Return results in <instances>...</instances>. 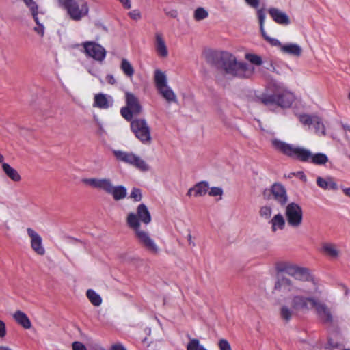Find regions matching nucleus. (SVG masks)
<instances>
[{
	"instance_id": "nucleus-36",
	"label": "nucleus",
	"mask_w": 350,
	"mask_h": 350,
	"mask_svg": "<svg viewBox=\"0 0 350 350\" xmlns=\"http://www.w3.org/2000/svg\"><path fill=\"white\" fill-rule=\"evenodd\" d=\"M130 198L133 199L135 202H139L142 198V191L140 189L133 187L131 190Z\"/></svg>"
},
{
	"instance_id": "nucleus-16",
	"label": "nucleus",
	"mask_w": 350,
	"mask_h": 350,
	"mask_svg": "<svg viewBox=\"0 0 350 350\" xmlns=\"http://www.w3.org/2000/svg\"><path fill=\"white\" fill-rule=\"evenodd\" d=\"M271 191L274 200L281 206H284L288 202V195L285 187L280 183H274L271 186Z\"/></svg>"
},
{
	"instance_id": "nucleus-57",
	"label": "nucleus",
	"mask_w": 350,
	"mask_h": 350,
	"mask_svg": "<svg viewBox=\"0 0 350 350\" xmlns=\"http://www.w3.org/2000/svg\"><path fill=\"white\" fill-rule=\"evenodd\" d=\"M341 189H342L344 193L350 197V187H341Z\"/></svg>"
},
{
	"instance_id": "nucleus-56",
	"label": "nucleus",
	"mask_w": 350,
	"mask_h": 350,
	"mask_svg": "<svg viewBox=\"0 0 350 350\" xmlns=\"http://www.w3.org/2000/svg\"><path fill=\"white\" fill-rule=\"evenodd\" d=\"M338 347V345L336 342H334L332 340H329L326 348L327 349H332V348H337Z\"/></svg>"
},
{
	"instance_id": "nucleus-59",
	"label": "nucleus",
	"mask_w": 350,
	"mask_h": 350,
	"mask_svg": "<svg viewBox=\"0 0 350 350\" xmlns=\"http://www.w3.org/2000/svg\"><path fill=\"white\" fill-rule=\"evenodd\" d=\"M193 193H194V189H193V187H191V188H190V189L188 190L187 195L188 196H191L193 194Z\"/></svg>"
},
{
	"instance_id": "nucleus-52",
	"label": "nucleus",
	"mask_w": 350,
	"mask_h": 350,
	"mask_svg": "<svg viewBox=\"0 0 350 350\" xmlns=\"http://www.w3.org/2000/svg\"><path fill=\"white\" fill-rule=\"evenodd\" d=\"M262 195H263V197L265 199L270 200L271 196H272L271 191V188L270 189H267V188L265 189L263 191Z\"/></svg>"
},
{
	"instance_id": "nucleus-1",
	"label": "nucleus",
	"mask_w": 350,
	"mask_h": 350,
	"mask_svg": "<svg viewBox=\"0 0 350 350\" xmlns=\"http://www.w3.org/2000/svg\"><path fill=\"white\" fill-rule=\"evenodd\" d=\"M278 288L276 291L293 293L290 303L282 304L280 308V316L283 321L288 322L298 312H308L314 308L317 317L323 324L334 325L337 323V319L330 308L314 297L320 293L314 279L308 285H298L286 279Z\"/></svg>"
},
{
	"instance_id": "nucleus-21",
	"label": "nucleus",
	"mask_w": 350,
	"mask_h": 350,
	"mask_svg": "<svg viewBox=\"0 0 350 350\" xmlns=\"http://www.w3.org/2000/svg\"><path fill=\"white\" fill-rule=\"evenodd\" d=\"M142 247L152 254H158L166 249L163 242H142Z\"/></svg>"
},
{
	"instance_id": "nucleus-18",
	"label": "nucleus",
	"mask_w": 350,
	"mask_h": 350,
	"mask_svg": "<svg viewBox=\"0 0 350 350\" xmlns=\"http://www.w3.org/2000/svg\"><path fill=\"white\" fill-rule=\"evenodd\" d=\"M113 103V98L107 94L100 93L94 96V107L100 109H108L112 107Z\"/></svg>"
},
{
	"instance_id": "nucleus-24",
	"label": "nucleus",
	"mask_w": 350,
	"mask_h": 350,
	"mask_svg": "<svg viewBox=\"0 0 350 350\" xmlns=\"http://www.w3.org/2000/svg\"><path fill=\"white\" fill-rule=\"evenodd\" d=\"M272 231L275 232L278 230L284 229L285 226V219L280 213L275 215L270 221Z\"/></svg>"
},
{
	"instance_id": "nucleus-15",
	"label": "nucleus",
	"mask_w": 350,
	"mask_h": 350,
	"mask_svg": "<svg viewBox=\"0 0 350 350\" xmlns=\"http://www.w3.org/2000/svg\"><path fill=\"white\" fill-rule=\"evenodd\" d=\"M85 53L88 57H90L98 61L102 62L106 57V50L104 47L94 42H85L83 43Z\"/></svg>"
},
{
	"instance_id": "nucleus-47",
	"label": "nucleus",
	"mask_w": 350,
	"mask_h": 350,
	"mask_svg": "<svg viewBox=\"0 0 350 350\" xmlns=\"http://www.w3.org/2000/svg\"><path fill=\"white\" fill-rule=\"evenodd\" d=\"M292 174L297 176L300 180H301L304 183L307 181L306 176L302 171H299L297 172H292Z\"/></svg>"
},
{
	"instance_id": "nucleus-30",
	"label": "nucleus",
	"mask_w": 350,
	"mask_h": 350,
	"mask_svg": "<svg viewBox=\"0 0 350 350\" xmlns=\"http://www.w3.org/2000/svg\"><path fill=\"white\" fill-rule=\"evenodd\" d=\"M86 295L90 302L95 306H99L102 304L101 297L94 290L89 289L87 291Z\"/></svg>"
},
{
	"instance_id": "nucleus-55",
	"label": "nucleus",
	"mask_w": 350,
	"mask_h": 350,
	"mask_svg": "<svg viewBox=\"0 0 350 350\" xmlns=\"http://www.w3.org/2000/svg\"><path fill=\"white\" fill-rule=\"evenodd\" d=\"M111 349V350H126L124 347L120 343L113 345Z\"/></svg>"
},
{
	"instance_id": "nucleus-41",
	"label": "nucleus",
	"mask_w": 350,
	"mask_h": 350,
	"mask_svg": "<svg viewBox=\"0 0 350 350\" xmlns=\"http://www.w3.org/2000/svg\"><path fill=\"white\" fill-rule=\"evenodd\" d=\"M128 15L134 21H139L142 18V14L139 10H133L128 13Z\"/></svg>"
},
{
	"instance_id": "nucleus-38",
	"label": "nucleus",
	"mask_w": 350,
	"mask_h": 350,
	"mask_svg": "<svg viewBox=\"0 0 350 350\" xmlns=\"http://www.w3.org/2000/svg\"><path fill=\"white\" fill-rule=\"evenodd\" d=\"M257 17L259 22V26L260 27H262V25H265V13L263 8L257 9L256 10Z\"/></svg>"
},
{
	"instance_id": "nucleus-28",
	"label": "nucleus",
	"mask_w": 350,
	"mask_h": 350,
	"mask_svg": "<svg viewBox=\"0 0 350 350\" xmlns=\"http://www.w3.org/2000/svg\"><path fill=\"white\" fill-rule=\"evenodd\" d=\"M120 69L123 73L129 78H131L134 75V68L133 66L125 58H123L121 61Z\"/></svg>"
},
{
	"instance_id": "nucleus-58",
	"label": "nucleus",
	"mask_w": 350,
	"mask_h": 350,
	"mask_svg": "<svg viewBox=\"0 0 350 350\" xmlns=\"http://www.w3.org/2000/svg\"><path fill=\"white\" fill-rule=\"evenodd\" d=\"M260 33H261L262 36L266 40V37H269V36L267 35V33L265 31L264 25H262V27H260Z\"/></svg>"
},
{
	"instance_id": "nucleus-33",
	"label": "nucleus",
	"mask_w": 350,
	"mask_h": 350,
	"mask_svg": "<svg viewBox=\"0 0 350 350\" xmlns=\"http://www.w3.org/2000/svg\"><path fill=\"white\" fill-rule=\"evenodd\" d=\"M208 13L204 8H202V7L198 8L194 11L193 17L196 21H201V20L205 19L206 18L208 17Z\"/></svg>"
},
{
	"instance_id": "nucleus-5",
	"label": "nucleus",
	"mask_w": 350,
	"mask_h": 350,
	"mask_svg": "<svg viewBox=\"0 0 350 350\" xmlns=\"http://www.w3.org/2000/svg\"><path fill=\"white\" fill-rule=\"evenodd\" d=\"M136 214L129 213L127 215V225L132 228L140 241H152L148 234L140 229V221L147 225L151 221V215L144 204H140L137 207Z\"/></svg>"
},
{
	"instance_id": "nucleus-17",
	"label": "nucleus",
	"mask_w": 350,
	"mask_h": 350,
	"mask_svg": "<svg viewBox=\"0 0 350 350\" xmlns=\"http://www.w3.org/2000/svg\"><path fill=\"white\" fill-rule=\"evenodd\" d=\"M268 13L272 20L277 24L286 26L291 23V20L287 14L275 7H271L268 9Z\"/></svg>"
},
{
	"instance_id": "nucleus-32",
	"label": "nucleus",
	"mask_w": 350,
	"mask_h": 350,
	"mask_svg": "<svg viewBox=\"0 0 350 350\" xmlns=\"http://www.w3.org/2000/svg\"><path fill=\"white\" fill-rule=\"evenodd\" d=\"M245 59L252 64L260 66L263 63L260 56L254 53L245 54Z\"/></svg>"
},
{
	"instance_id": "nucleus-35",
	"label": "nucleus",
	"mask_w": 350,
	"mask_h": 350,
	"mask_svg": "<svg viewBox=\"0 0 350 350\" xmlns=\"http://www.w3.org/2000/svg\"><path fill=\"white\" fill-rule=\"evenodd\" d=\"M208 195L212 197H218L217 200H220L222 198L224 193L223 189L219 187H213L209 188Z\"/></svg>"
},
{
	"instance_id": "nucleus-13",
	"label": "nucleus",
	"mask_w": 350,
	"mask_h": 350,
	"mask_svg": "<svg viewBox=\"0 0 350 350\" xmlns=\"http://www.w3.org/2000/svg\"><path fill=\"white\" fill-rule=\"evenodd\" d=\"M285 214L289 226L295 228L300 226L302 221L303 212L299 205L295 202L288 204L286 207Z\"/></svg>"
},
{
	"instance_id": "nucleus-22",
	"label": "nucleus",
	"mask_w": 350,
	"mask_h": 350,
	"mask_svg": "<svg viewBox=\"0 0 350 350\" xmlns=\"http://www.w3.org/2000/svg\"><path fill=\"white\" fill-rule=\"evenodd\" d=\"M14 320L25 329H30L31 323L25 313L21 310H17L13 314Z\"/></svg>"
},
{
	"instance_id": "nucleus-31",
	"label": "nucleus",
	"mask_w": 350,
	"mask_h": 350,
	"mask_svg": "<svg viewBox=\"0 0 350 350\" xmlns=\"http://www.w3.org/2000/svg\"><path fill=\"white\" fill-rule=\"evenodd\" d=\"M187 350H207L202 345L200 344V340L196 338H191L187 345Z\"/></svg>"
},
{
	"instance_id": "nucleus-27",
	"label": "nucleus",
	"mask_w": 350,
	"mask_h": 350,
	"mask_svg": "<svg viewBox=\"0 0 350 350\" xmlns=\"http://www.w3.org/2000/svg\"><path fill=\"white\" fill-rule=\"evenodd\" d=\"M194 196H204L209 189V185L207 181H201L193 186Z\"/></svg>"
},
{
	"instance_id": "nucleus-29",
	"label": "nucleus",
	"mask_w": 350,
	"mask_h": 350,
	"mask_svg": "<svg viewBox=\"0 0 350 350\" xmlns=\"http://www.w3.org/2000/svg\"><path fill=\"white\" fill-rule=\"evenodd\" d=\"M270 70L277 74H282L285 70L288 68L286 64L280 61H271L270 62Z\"/></svg>"
},
{
	"instance_id": "nucleus-50",
	"label": "nucleus",
	"mask_w": 350,
	"mask_h": 350,
	"mask_svg": "<svg viewBox=\"0 0 350 350\" xmlns=\"http://www.w3.org/2000/svg\"><path fill=\"white\" fill-rule=\"evenodd\" d=\"M34 31L42 37L44 33V27L43 24L38 25L37 27H34Z\"/></svg>"
},
{
	"instance_id": "nucleus-42",
	"label": "nucleus",
	"mask_w": 350,
	"mask_h": 350,
	"mask_svg": "<svg viewBox=\"0 0 350 350\" xmlns=\"http://www.w3.org/2000/svg\"><path fill=\"white\" fill-rule=\"evenodd\" d=\"M266 40H267L272 46L280 47V50L282 51V48L284 44H282L278 39L266 37Z\"/></svg>"
},
{
	"instance_id": "nucleus-20",
	"label": "nucleus",
	"mask_w": 350,
	"mask_h": 350,
	"mask_svg": "<svg viewBox=\"0 0 350 350\" xmlns=\"http://www.w3.org/2000/svg\"><path fill=\"white\" fill-rule=\"evenodd\" d=\"M155 51L159 56L166 57L168 55V51L165 42L161 33H155Z\"/></svg>"
},
{
	"instance_id": "nucleus-43",
	"label": "nucleus",
	"mask_w": 350,
	"mask_h": 350,
	"mask_svg": "<svg viewBox=\"0 0 350 350\" xmlns=\"http://www.w3.org/2000/svg\"><path fill=\"white\" fill-rule=\"evenodd\" d=\"M96 124L98 127V134L100 136L105 135L107 134L102 123L99 121L98 118L95 119Z\"/></svg>"
},
{
	"instance_id": "nucleus-19",
	"label": "nucleus",
	"mask_w": 350,
	"mask_h": 350,
	"mask_svg": "<svg viewBox=\"0 0 350 350\" xmlns=\"http://www.w3.org/2000/svg\"><path fill=\"white\" fill-rule=\"evenodd\" d=\"M317 184L319 187L325 190L336 191L338 189L334 178L331 176H326L325 178L318 176L317 178Z\"/></svg>"
},
{
	"instance_id": "nucleus-53",
	"label": "nucleus",
	"mask_w": 350,
	"mask_h": 350,
	"mask_svg": "<svg viewBox=\"0 0 350 350\" xmlns=\"http://www.w3.org/2000/svg\"><path fill=\"white\" fill-rule=\"evenodd\" d=\"M125 9H130L131 8V0H118Z\"/></svg>"
},
{
	"instance_id": "nucleus-23",
	"label": "nucleus",
	"mask_w": 350,
	"mask_h": 350,
	"mask_svg": "<svg viewBox=\"0 0 350 350\" xmlns=\"http://www.w3.org/2000/svg\"><path fill=\"white\" fill-rule=\"evenodd\" d=\"M321 251L330 258H336L340 254L339 249L332 242H324L321 246Z\"/></svg>"
},
{
	"instance_id": "nucleus-3",
	"label": "nucleus",
	"mask_w": 350,
	"mask_h": 350,
	"mask_svg": "<svg viewBox=\"0 0 350 350\" xmlns=\"http://www.w3.org/2000/svg\"><path fill=\"white\" fill-rule=\"evenodd\" d=\"M271 144L276 151L302 162H311L315 165H325L328 161V157L323 153L312 154L308 149L301 146H295L278 139H273Z\"/></svg>"
},
{
	"instance_id": "nucleus-40",
	"label": "nucleus",
	"mask_w": 350,
	"mask_h": 350,
	"mask_svg": "<svg viewBox=\"0 0 350 350\" xmlns=\"http://www.w3.org/2000/svg\"><path fill=\"white\" fill-rule=\"evenodd\" d=\"M27 232L31 241H42V237L34 230L27 228Z\"/></svg>"
},
{
	"instance_id": "nucleus-11",
	"label": "nucleus",
	"mask_w": 350,
	"mask_h": 350,
	"mask_svg": "<svg viewBox=\"0 0 350 350\" xmlns=\"http://www.w3.org/2000/svg\"><path fill=\"white\" fill-rule=\"evenodd\" d=\"M131 129L137 139L144 144L152 142L150 128L144 118H137L131 121Z\"/></svg>"
},
{
	"instance_id": "nucleus-45",
	"label": "nucleus",
	"mask_w": 350,
	"mask_h": 350,
	"mask_svg": "<svg viewBox=\"0 0 350 350\" xmlns=\"http://www.w3.org/2000/svg\"><path fill=\"white\" fill-rule=\"evenodd\" d=\"M73 350H86L85 346L80 342H74L72 343Z\"/></svg>"
},
{
	"instance_id": "nucleus-14",
	"label": "nucleus",
	"mask_w": 350,
	"mask_h": 350,
	"mask_svg": "<svg viewBox=\"0 0 350 350\" xmlns=\"http://www.w3.org/2000/svg\"><path fill=\"white\" fill-rule=\"evenodd\" d=\"M299 120L303 124L312 126L317 135H326L325 124L319 116L303 114L299 116Z\"/></svg>"
},
{
	"instance_id": "nucleus-12",
	"label": "nucleus",
	"mask_w": 350,
	"mask_h": 350,
	"mask_svg": "<svg viewBox=\"0 0 350 350\" xmlns=\"http://www.w3.org/2000/svg\"><path fill=\"white\" fill-rule=\"evenodd\" d=\"M126 106L120 110L122 116L127 121H131L133 116H137L142 111V107L137 98L132 93H126Z\"/></svg>"
},
{
	"instance_id": "nucleus-61",
	"label": "nucleus",
	"mask_w": 350,
	"mask_h": 350,
	"mask_svg": "<svg viewBox=\"0 0 350 350\" xmlns=\"http://www.w3.org/2000/svg\"><path fill=\"white\" fill-rule=\"evenodd\" d=\"M4 157L0 153V163H3Z\"/></svg>"
},
{
	"instance_id": "nucleus-2",
	"label": "nucleus",
	"mask_w": 350,
	"mask_h": 350,
	"mask_svg": "<svg viewBox=\"0 0 350 350\" xmlns=\"http://www.w3.org/2000/svg\"><path fill=\"white\" fill-rule=\"evenodd\" d=\"M275 270L278 275L271 290V297L278 304H280L282 301H286V304H288L290 298L293 295V293L276 291L284 280L287 279L298 285H308L314 280L308 269L295 264L278 262L275 264Z\"/></svg>"
},
{
	"instance_id": "nucleus-46",
	"label": "nucleus",
	"mask_w": 350,
	"mask_h": 350,
	"mask_svg": "<svg viewBox=\"0 0 350 350\" xmlns=\"http://www.w3.org/2000/svg\"><path fill=\"white\" fill-rule=\"evenodd\" d=\"M246 3L252 8L258 9V6L260 4L259 0H245Z\"/></svg>"
},
{
	"instance_id": "nucleus-54",
	"label": "nucleus",
	"mask_w": 350,
	"mask_h": 350,
	"mask_svg": "<svg viewBox=\"0 0 350 350\" xmlns=\"http://www.w3.org/2000/svg\"><path fill=\"white\" fill-rule=\"evenodd\" d=\"M106 81L108 83L113 85L116 83L115 77L112 75H107L106 76Z\"/></svg>"
},
{
	"instance_id": "nucleus-63",
	"label": "nucleus",
	"mask_w": 350,
	"mask_h": 350,
	"mask_svg": "<svg viewBox=\"0 0 350 350\" xmlns=\"http://www.w3.org/2000/svg\"><path fill=\"white\" fill-rule=\"evenodd\" d=\"M293 176H294V175H293V174H292V173H291V174L288 176V178H291Z\"/></svg>"
},
{
	"instance_id": "nucleus-7",
	"label": "nucleus",
	"mask_w": 350,
	"mask_h": 350,
	"mask_svg": "<svg viewBox=\"0 0 350 350\" xmlns=\"http://www.w3.org/2000/svg\"><path fill=\"white\" fill-rule=\"evenodd\" d=\"M257 99L271 110H274L275 107L283 109L291 107L295 100V96L288 90H282L271 94H262Z\"/></svg>"
},
{
	"instance_id": "nucleus-4",
	"label": "nucleus",
	"mask_w": 350,
	"mask_h": 350,
	"mask_svg": "<svg viewBox=\"0 0 350 350\" xmlns=\"http://www.w3.org/2000/svg\"><path fill=\"white\" fill-rule=\"evenodd\" d=\"M219 65L226 75L234 77L247 79L252 76L254 68L245 62H239L236 57L228 52L220 54Z\"/></svg>"
},
{
	"instance_id": "nucleus-49",
	"label": "nucleus",
	"mask_w": 350,
	"mask_h": 350,
	"mask_svg": "<svg viewBox=\"0 0 350 350\" xmlns=\"http://www.w3.org/2000/svg\"><path fill=\"white\" fill-rule=\"evenodd\" d=\"M165 13L170 18H176L178 16V12L176 10H165Z\"/></svg>"
},
{
	"instance_id": "nucleus-25",
	"label": "nucleus",
	"mask_w": 350,
	"mask_h": 350,
	"mask_svg": "<svg viewBox=\"0 0 350 350\" xmlns=\"http://www.w3.org/2000/svg\"><path fill=\"white\" fill-rule=\"evenodd\" d=\"M2 168L5 174L13 181L14 182H18L21 180V176L18 174V172L11 167L8 163H3L2 164Z\"/></svg>"
},
{
	"instance_id": "nucleus-44",
	"label": "nucleus",
	"mask_w": 350,
	"mask_h": 350,
	"mask_svg": "<svg viewBox=\"0 0 350 350\" xmlns=\"http://www.w3.org/2000/svg\"><path fill=\"white\" fill-rule=\"evenodd\" d=\"M25 5L29 8L31 10H36L38 6L37 3L33 0H23Z\"/></svg>"
},
{
	"instance_id": "nucleus-9",
	"label": "nucleus",
	"mask_w": 350,
	"mask_h": 350,
	"mask_svg": "<svg viewBox=\"0 0 350 350\" xmlns=\"http://www.w3.org/2000/svg\"><path fill=\"white\" fill-rule=\"evenodd\" d=\"M59 7L67 11L71 19L79 21L88 15L89 8L86 2L79 5L76 0H57Z\"/></svg>"
},
{
	"instance_id": "nucleus-60",
	"label": "nucleus",
	"mask_w": 350,
	"mask_h": 350,
	"mask_svg": "<svg viewBox=\"0 0 350 350\" xmlns=\"http://www.w3.org/2000/svg\"><path fill=\"white\" fill-rule=\"evenodd\" d=\"M0 349L1 350H12L11 349H10L9 347H4V346H2L0 347Z\"/></svg>"
},
{
	"instance_id": "nucleus-64",
	"label": "nucleus",
	"mask_w": 350,
	"mask_h": 350,
	"mask_svg": "<svg viewBox=\"0 0 350 350\" xmlns=\"http://www.w3.org/2000/svg\"><path fill=\"white\" fill-rule=\"evenodd\" d=\"M348 98L350 100V92L348 94Z\"/></svg>"
},
{
	"instance_id": "nucleus-8",
	"label": "nucleus",
	"mask_w": 350,
	"mask_h": 350,
	"mask_svg": "<svg viewBox=\"0 0 350 350\" xmlns=\"http://www.w3.org/2000/svg\"><path fill=\"white\" fill-rule=\"evenodd\" d=\"M154 82L158 93L168 103H177V97L169 86L165 72L156 69L154 72Z\"/></svg>"
},
{
	"instance_id": "nucleus-39",
	"label": "nucleus",
	"mask_w": 350,
	"mask_h": 350,
	"mask_svg": "<svg viewBox=\"0 0 350 350\" xmlns=\"http://www.w3.org/2000/svg\"><path fill=\"white\" fill-rule=\"evenodd\" d=\"M219 350H232L231 346L228 341L226 339H220L218 342Z\"/></svg>"
},
{
	"instance_id": "nucleus-34",
	"label": "nucleus",
	"mask_w": 350,
	"mask_h": 350,
	"mask_svg": "<svg viewBox=\"0 0 350 350\" xmlns=\"http://www.w3.org/2000/svg\"><path fill=\"white\" fill-rule=\"evenodd\" d=\"M31 247L38 255H44L45 254V247L42 242H31Z\"/></svg>"
},
{
	"instance_id": "nucleus-51",
	"label": "nucleus",
	"mask_w": 350,
	"mask_h": 350,
	"mask_svg": "<svg viewBox=\"0 0 350 350\" xmlns=\"http://www.w3.org/2000/svg\"><path fill=\"white\" fill-rule=\"evenodd\" d=\"M31 14H32V16L36 22V23L38 25L39 24H42L41 23H40L39 21V19H38V8L35 10H31Z\"/></svg>"
},
{
	"instance_id": "nucleus-62",
	"label": "nucleus",
	"mask_w": 350,
	"mask_h": 350,
	"mask_svg": "<svg viewBox=\"0 0 350 350\" xmlns=\"http://www.w3.org/2000/svg\"><path fill=\"white\" fill-rule=\"evenodd\" d=\"M217 113L219 114V116L220 117H222V116H223V113H222V111H221L220 109H218V110H217Z\"/></svg>"
},
{
	"instance_id": "nucleus-10",
	"label": "nucleus",
	"mask_w": 350,
	"mask_h": 350,
	"mask_svg": "<svg viewBox=\"0 0 350 350\" xmlns=\"http://www.w3.org/2000/svg\"><path fill=\"white\" fill-rule=\"evenodd\" d=\"M112 152L116 159L120 161L134 166L142 172H147L150 170V167L146 161L133 152L120 150H113Z\"/></svg>"
},
{
	"instance_id": "nucleus-26",
	"label": "nucleus",
	"mask_w": 350,
	"mask_h": 350,
	"mask_svg": "<svg viewBox=\"0 0 350 350\" xmlns=\"http://www.w3.org/2000/svg\"><path fill=\"white\" fill-rule=\"evenodd\" d=\"M281 51L286 54L299 56L301 52V47L297 44L288 43L282 46Z\"/></svg>"
},
{
	"instance_id": "nucleus-48",
	"label": "nucleus",
	"mask_w": 350,
	"mask_h": 350,
	"mask_svg": "<svg viewBox=\"0 0 350 350\" xmlns=\"http://www.w3.org/2000/svg\"><path fill=\"white\" fill-rule=\"evenodd\" d=\"M6 335V327L5 323L0 320V337L3 338Z\"/></svg>"
},
{
	"instance_id": "nucleus-6",
	"label": "nucleus",
	"mask_w": 350,
	"mask_h": 350,
	"mask_svg": "<svg viewBox=\"0 0 350 350\" xmlns=\"http://www.w3.org/2000/svg\"><path fill=\"white\" fill-rule=\"evenodd\" d=\"M82 182L92 188L103 191L106 193L111 195L116 201L123 200L127 195V189L124 186H114L111 180L108 178H84Z\"/></svg>"
},
{
	"instance_id": "nucleus-37",
	"label": "nucleus",
	"mask_w": 350,
	"mask_h": 350,
	"mask_svg": "<svg viewBox=\"0 0 350 350\" xmlns=\"http://www.w3.org/2000/svg\"><path fill=\"white\" fill-rule=\"evenodd\" d=\"M272 214V208L269 206H264L260 208V215L265 219H269Z\"/></svg>"
}]
</instances>
